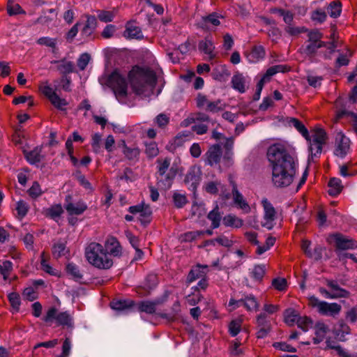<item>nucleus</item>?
I'll list each match as a JSON object with an SVG mask.
<instances>
[{
    "label": "nucleus",
    "mask_w": 357,
    "mask_h": 357,
    "mask_svg": "<svg viewBox=\"0 0 357 357\" xmlns=\"http://www.w3.org/2000/svg\"><path fill=\"white\" fill-rule=\"evenodd\" d=\"M284 316L285 322L290 326L294 325L299 317L296 311L291 308L285 310Z\"/></svg>",
    "instance_id": "c03bdc74"
},
{
    "label": "nucleus",
    "mask_w": 357,
    "mask_h": 357,
    "mask_svg": "<svg viewBox=\"0 0 357 357\" xmlns=\"http://www.w3.org/2000/svg\"><path fill=\"white\" fill-rule=\"evenodd\" d=\"M133 305L134 302L131 300L113 301L110 303L111 307L117 312L127 311Z\"/></svg>",
    "instance_id": "c756f323"
},
{
    "label": "nucleus",
    "mask_w": 357,
    "mask_h": 357,
    "mask_svg": "<svg viewBox=\"0 0 357 357\" xmlns=\"http://www.w3.org/2000/svg\"><path fill=\"white\" fill-rule=\"evenodd\" d=\"M66 272L75 280H79L82 278V275L79 271V267L73 263L67 264Z\"/></svg>",
    "instance_id": "37998d69"
},
{
    "label": "nucleus",
    "mask_w": 357,
    "mask_h": 357,
    "mask_svg": "<svg viewBox=\"0 0 357 357\" xmlns=\"http://www.w3.org/2000/svg\"><path fill=\"white\" fill-rule=\"evenodd\" d=\"M90 55L87 53H84L80 55L77 60V66L81 70H84L90 61Z\"/></svg>",
    "instance_id": "0e129e2a"
},
{
    "label": "nucleus",
    "mask_w": 357,
    "mask_h": 357,
    "mask_svg": "<svg viewBox=\"0 0 357 357\" xmlns=\"http://www.w3.org/2000/svg\"><path fill=\"white\" fill-rule=\"evenodd\" d=\"M290 126H294L306 140H309V132L305 126L297 119L290 118L288 120Z\"/></svg>",
    "instance_id": "473e14b6"
},
{
    "label": "nucleus",
    "mask_w": 357,
    "mask_h": 357,
    "mask_svg": "<svg viewBox=\"0 0 357 357\" xmlns=\"http://www.w3.org/2000/svg\"><path fill=\"white\" fill-rule=\"evenodd\" d=\"M128 79L133 91L139 96L149 97L156 84L155 73L149 68L135 66L128 74Z\"/></svg>",
    "instance_id": "f03ea898"
},
{
    "label": "nucleus",
    "mask_w": 357,
    "mask_h": 357,
    "mask_svg": "<svg viewBox=\"0 0 357 357\" xmlns=\"http://www.w3.org/2000/svg\"><path fill=\"white\" fill-rule=\"evenodd\" d=\"M327 135L322 128H314L312 130V136L309 135L310 143L309 150L311 152L312 157H317L322 151V146L326 143Z\"/></svg>",
    "instance_id": "423d86ee"
},
{
    "label": "nucleus",
    "mask_w": 357,
    "mask_h": 357,
    "mask_svg": "<svg viewBox=\"0 0 357 357\" xmlns=\"http://www.w3.org/2000/svg\"><path fill=\"white\" fill-rule=\"evenodd\" d=\"M85 25L82 29V34L86 37L90 36L97 26V19L95 16L87 15Z\"/></svg>",
    "instance_id": "cd10ccee"
},
{
    "label": "nucleus",
    "mask_w": 357,
    "mask_h": 357,
    "mask_svg": "<svg viewBox=\"0 0 357 357\" xmlns=\"http://www.w3.org/2000/svg\"><path fill=\"white\" fill-rule=\"evenodd\" d=\"M265 56L264 48L261 46H255L251 52L246 54L247 59L250 63H256Z\"/></svg>",
    "instance_id": "bb28decb"
},
{
    "label": "nucleus",
    "mask_w": 357,
    "mask_h": 357,
    "mask_svg": "<svg viewBox=\"0 0 357 357\" xmlns=\"http://www.w3.org/2000/svg\"><path fill=\"white\" fill-rule=\"evenodd\" d=\"M107 84L112 89L116 98L119 101L127 96L128 85L126 80L117 72H114L109 76Z\"/></svg>",
    "instance_id": "39448f33"
},
{
    "label": "nucleus",
    "mask_w": 357,
    "mask_h": 357,
    "mask_svg": "<svg viewBox=\"0 0 357 357\" xmlns=\"http://www.w3.org/2000/svg\"><path fill=\"white\" fill-rule=\"evenodd\" d=\"M266 155L272 169L273 185L277 188L289 186L298 167L294 149L287 144L275 143L268 148Z\"/></svg>",
    "instance_id": "f257e3e1"
},
{
    "label": "nucleus",
    "mask_w": 357,
    "mask_h": 357,
    "mask_svg": "<svg viewBox=\"0 0 357 357\" xmlns=\"http://www.w3.org/2000/svg\"><path fill=\"white\" fill-rule=\"evenodd\" d=\"M161 303L160 300L153 301H144L137 304V309L139 312H146L147 314H154L156 310V307Z\"/></svg>",
    "instance_id": "4be33fe9"
},
{
    "label": "nucleus",
    "mask_w": 357,
    "mask_h": 357,
    "mask_svg": "<svg viewBox=\"0 0 357 357\" xmlns=\"http://www.w3.org/2000/svg\"><path fill=\"white\" fill-rule=\"evenodd\" d=\"M201 171L196 167H192L185 175V183L190 185L192 190H195L201 179Z\"/></svg>",
    "instance_id": "6ab92c4d"
},
{
    "label": "nucleus",
    "mask_w": 357,
    "mask_h": 357,
    "mask_svg": "<svg viewBox=\"0 0 357 357\" xmlns=\"http://www.w3.org/2000/svg\"><path fill=\"white\" fill-rule=\"evenodd\" d=\"M241 305H244L248 310H256L259 306L256 298L252 295L248 296L244 299H240L238 301L230 299L229 302V306H234L233 309Z\"/></svg>",
    "instance_id": "2eb2a0df"
},
{
    "label": "nucleus",
    "mask_w": 357,
    "mask_h": 357,
    "mask_svg": "<svg viewBox=\"0 0 357 357\" xmlns=\"http://www.w3.org/2000/svg\"><path fill=\"white\" fill-rule=\"evenodd\" d=\"M71 341L69 337H66L62 345V352L58 357H68L71 350Z\"/></svg>",
    "instance_id": "e2e57ef3"
},
{
    "label": "nucleus",
    "mask_w": 357,
    "mask_h": 357,
    "mask_svg": "<svg viewBox=\"0 0 357 357\" xmlns=\"http://www.w3.org/2000/svg\"><path fill=\"white\" fill-rule=\"evenodd\" d=\"M263 206L264 208V222H262V226L266 227L268 229H271L273 227V222L275 217V211L272 204L267 200L262 201Z\"/></svg>",
    "instance_id": "ddd939ff"
},
{
    "label": "nucleus",
    "mask_w": 357,
    "mask_h": 357,
    "mask_svg": "<svg viewBox=\"0 0 357 357\" xmlns=\"http://www.w3.org/2000/svg\"><path fill=\"white\" fill-rule=\"evenodd\" d=\"M204 272L200 271V266H197L196 268L192 269L187 278V282L191 283L198 278H202Z\"/></svg>",
    "instance_id": "8fccbe9b"
},
{
    "label": "nucleus",
    "mask_w": 357,
    "mask_h": 357,
    "mask_svg": "<svg viewBox=\"0 0 357 357\" xmlns=\"http://www.w3.org/2000/svg\"><path fill=\"white\" fill-rule=\"evenodd\" d=\"M341 308V305L337 303L324 301L318 312L323 315L334 317L340 313Z\"/></svg>",
    "instance_id": "412c9836"
},
{
    "label": "nucleus",
    "mask_w": 357,
    "mask_h": 357,
    "mask_svg": "<svg viewBox=\"0 0 357 357\" xmlns=\"http://www.w3.org/2000/svg\"><path fill=\"white\" fill-rule=\"evenodd\" d=\"M257 338L266 337L271 330V325L270 320L265 312H261L257 317Z\"/></svg>",
    "instance_id": "6e6552de"
},
{
    "label": "nucleus",
    "mask_w": 357,
    "mask_h": 357,
    "mask_svg": "<svg viewBox=\"0 0 357 357\" xmlns=\"http://www.w3.org/2000/svg\"><path fill=\"white\" fill-rule=\"evenodd\" d=\"M123 153L129 160H138L140 154V149L135 146H128L125 141H122Z\"/></svg>",
    "instance_id": "b1692460"
},
{
    "label": "nucleus",
    "mask_w": 357,
    "mask_h": 357,
    "mask_svg": "<svg viewBox=\"0 0 357 357\" xmlns=\"http://www.w3.org/2000/svg\"><path fill=\"white\" fill-rule=\"evenodd\" d=\"M13 271V264L10 261H5L0 264V273L4 280H6Z\"/></svg>",
    "instance_id": "09e8293b"
},
{
    "label": "nucleus",
    "mask_w": 357,
    "mask_h": 357,
    "mask_svg": "<svg viewBox=\"0 0 357 357\" xmlns=\"http://www.w3.org/2000/svg\"><path fill=\"white\" fill-rule=\"evenodd\" d=\"M207 217L212 222V227L213 229L218 228L220 226L221 215L219 212L218 206H216L214 209L210 211Z\"/></svg>",
    "instance_id": "a19ab883"
},
{
    "label": "nucleus",
    "mask_w": 357,
    "mask_h": 357,
    "mask_svg": "<svg viewBox=\"0 0 357 357\" xmlns=\"http://www.w3.org/2000/svg\"><path fill=\"white\" fill-rule=\"evenodd\" d=\"M123 36L128 39L137 40H141L144 38L141 28L137 25L135 21H130L126 23Z\"/></svg>",
    "instance_id": "4468645a"
},
{
    "label": "nucleus",
    "mask_w": 357,
    "mask_h": 357,
    "mask_svg": "<svg viewBox=\"0 0 357 357\" xmlns=\"http://www.w3.org/2000/svg\"><path fill=\"white\" fill-rule=\"evenodd\" d=\"M174 205L177 208H182L186 203L187 199L184 195L180 193H174L173 196Z\"/></svg>",
    "instance_id": "680f3d73"
},
{
    "label": "nucleus",
    "mask_w": 357,
    "mask_h": 357,
    "mask_svg": "<svg viewBox=\"0 0 357 357\" xmlns=\"http://www.w3.org/2000/svg\"><path fill=\"white\" fill-rule=\"evenodd\" d=\"M266 273L265 265L255 266L252 272L251 277L257 282H261Z\"/></svg>",
    "instance_id": "79ce46f5"
},
{
    "label": "nucleus",
    "mask_w": 357,
    "mask_h": 357,
    "mask_svg": "<svg viewBox=\"0 0 357 357\" xmlns=\"http://www.w3.org/2000/svg\"><path fill=\"white\" fill-rule=\"evenodd\" d=\"M139 214L142 224L146 225L150 222L152 211L149 205L144 204Z\"/></svg>",
    "instance_id": "a18cd8bd"
},
{
    "label": "nucleus",
    "mask_w": 357,
    "mask_h": 357,
    "mask_svg": "<svg viewBox=\"0 0 357 357\" xmlns=\"http://www.w3.org/2000/svg\"><path fill=\"white\" fill-rule=\"evenodd\" d=\"M326 43H311L308 41H305V43L300 47L299 52L301 54H303L305 57H313L318 49L326 47Z\"/></svg>",
    "instance_id": "a211bd4d"
},
{
    "label": "nucleus",
    "mask_w": 357,
    "mask_h": 357,
    "mask_svg": "<svg viewBox=\"0 0 357 357\" xmlns=\"http://www.w3.org/2000/svg\"><path fill=\"white\" fill-rule=\"evenodd\" d=\"M52 63H59L58 70L62 74H68L73 71L74 64L72 61H68L66 60L61 61H52Z\"/></svg>",
    "instance_id": "f704fd0d"
},
{
    "label": "nucleus",
    "mask_w": 357,
    "mask_h": 357,
    "mask_svg": "<svg viewBox=\"0 0 357 357\" xmlns=\"http://www.w3.org/2000/svg\"><path fill=\"white\" fill-rule=\"evenodd\" d=\"M37 43L40 45H45L49 47H54V45H56L57 41L56 38L42 37L37 40Z\"/></svg>",
    "instance_id": "338daca9"
},
{
    "label": "nucleus",
    "mask_w": 357,
    "mask_h": 357,
    "mask_svg": "<svg viewBox=\"0 0 357 357\" xmlns=\"http://www.w3.org/2000/svg\"><path fill=\"white\" fill-rule=\"evenodd\" d=\"M85 256L89 264L99 269H109L113 265L102 245L98 243H91L86 248Z\"/></svg>",
    "instance_id": "7ed1b4c3"
},
{
    "label": "nucleus",
    "mask_w": 357,
    "mask_h": 357,
    "mask_svg": "<svg viewBox=\"0 0 357 357\" xmlns=\"http://www.w3.org/2000/svg\"><path fill=\"white\" fill-rule=\"evenodd\" d=\"M145 153L149 158H153L158 155L159 150L155 142H150L149 143H145Z\"/></svg>",
    "instance_id": "49530a36"
},
{
    "label": "nucleus",
    "mask_w": 357,
    "mask_h": 357,
    "mask_svg": "<svg viewBox=\"0 0 357 357\" xmlns=\"http://www.w3.org/2000/svg\"><path fill=\"white\" fill-rule=\"evenodd\" d=\"M225 186L222 185L219 181H209L205 184L204 189L205 190L210 194H217L219 189L221 190V196L224 199H229L231 197V195L229 192H226V190H224Z\"/></svg>",
    "instance_id": "dca6fc26"
},
{
    "label": "nucleus",
    "mask_w": 357,
    "mask_h": 357,
    "mask_svg": "<svg viewBox=\"0 0 357 357\" xmlns=\"http://www.w3.org/2000/svg\"><path fill=\"white\" fill-rule=\"evenodd\" d=\"M66 243L63 241H59L55 243L52 247V255L55 258H59L65 255L66 250Z\"/></svg>",
    "instance_id": "58836bf2"
},
{
    "label": "nucleus",
    "mask_w": 357,
    "mask_h": 357,
    "mask_svg": "<svg viewBox=\"0 0 357 357\" xmlns=\"http://www.w3.org/2000/svg\"><path fill=\"white\" fill-rule=\"evenodd\" d=\"M298 328H301L303 331H307L312 326V320L307 317H299L296 321Z\"/></svg>",
    "instance_id": "3c124183"
},
{
    "label": "nucleus",
    "mask_w": 357,
    "mask_h": 357,
    "mask_svg": "<svg viewBox=\"0 0 357 357\" xmlns=\"http://www.w3.org/2000/svg\"><path fill=\"white\" fill-rule=\"evenodd\" d=\"M328 194L331 196H337L340 193L342 189L341 181L337 178H332L328 182Z\"/></svg>",
    "instance_id": "7c9ffc66"
},
{
    "label": "nucleus",
    "mask_w": 357,
    "mask_h": 357,
    "mask_svg": "<svg viewBox=\"0 0 357 357\" xmlns=\"http://www.w3.org/2000/svg\"><path fill=\"white\" fill-rule=\"evenodd\" d=\"M229 181L232 188L231 193L234 203L245 213H249L250 207L244 199L243 195L238 191L237 185L231 176L229 177Z\"/></svg>",
    "instance_id": "9d476101"
},
{
    "label": "nucleus",
    "mask_w": 357,
    "mask_h": 357,
    "mask_svg": "<svg viewBox=\"0 0 357 357\" xmlns=\"http://www.w3.org/2000/svg\"><path fill=\"white\" fill-rule=\"evenodd\" d=\"M350 141L342 132L337 133L335 136V155L343 158L344 157L349 150Z\"/></svg>",
    "instance_id": "9b49d317"
},
{
    "label": "nucleus",
    "mask_w": 357,
    "mask_h": 357,
    "mask_svg": "<svg viewBox=\"0 0 357 357\" xmlns=\"http://www.w3.org/2000/svg\"><path fill=\"white\" fill-rule=\"evenodd\" d=\"M222 156V150L219 144H214L209 147L206 153V163L213 166L218 163Z\"/></svg>",
    "instance_id": "f3484780"
},
{
    "label": "nucleus",
    "mask_w": 357,
    "mask_h": 357,
    "mask_svg": "<svg viewBox=\"0 0 357 357\" xmlns=\"http://www.w3.org/2000/svg\"><path fill=\"white\" fill-rule=\"evenodd\" d=\"M331 237L334 240L335 247L338 250H345L357 247L356 241L341 234H334Z\"/></svg>",
    "instance_id": "f8f14e48"
},
{
    "label": "nucleus",
    "mask_w": 357,
    "mask_h": 357,
    "mask_svg": "<svg viewBox=\"0 0 357 357\" xmlns=\"http://www.w3.org/2000/svg\"><path fill=\"white\" fill-rule=\"evenodd\" d=\"M287 69V67L283 65H275L273 66L270 67L266 72L265 75H264L266 78L269 79V78L274 75H275L278 73L280 72H285Z\"/></svg>",
    "instance_id": "864d4df0"
},
{
    "label": "nucleus",
    "mask_w": 357,
    "mask_h": 357,
    "mask_svg": "<svg viewBox=\"0 0 357 357\" xmlns=\"http://www.w3.org/2000/svg\"><path fill=\"white\" fill-rule=\"evenodd\" d=\"M158 183H162L165 188H169L173 180L177 174V167L175 165L170 167L171 159L165 158L157 160Z\"/></svg>",
    "instance_id": "20e7f679"
},
{
    "label": "nucleus",
    "mask_w": 357,
    "mask_h": 357,
    "mask_svg": "<svg viewBox=\"0 0 357 357\" xmlns=\"http://www.w3.org/2000/svg\"><path fill=\"white\" fill-rule=\"evenodd\" d=\"M16 210L17 211L18 215L20 218H24L29 210V206L24 201H19L17 202Z\"/></svg>",
    "instance_id": "13d9d810"
},
{
    "label": "nucleus",
    "mask_w": 357,
    "mask_h": 357,
    "mask_svg": "<svg viewBox=\"0 0 357 357\" xmlns=\"http://www.w3.org/2000/svg\"><path fill=\"white\" fill-rule=\"evenodd\" d=\"M326 284L331 288V292L333 294V298H347L349 296V291L341 288L336 281L327 280Z\"/></svg>",
    "instance_id": "393cba45"
},
{
    "label": "nucleus",
    "mask_w": 357,
    "mask_h": 357,
    "mask_svg": "<svg viewBox=\"0 0 357 357\" xmlns=\"http://www.w3.org/2000/svg\"><path fill=\"white\" fill-rule=\"evenodd\" d=\"M28 193L32 198H36L42 195L43 192L38 182L33 183L32 186L29 189Z\"/></svg>",
    "instance_id": "bf43d9fd"
},
{
    "label": "nucleus",
    "mask_w": 357,
    "mask_h": 357,
    "mask_svg": "<svg viewBox=\"0 0 357 357\" xmlns=\"http://www.w3.org/2000/svg\"><path fill=\"white\" fill-rule=\"evenodd\" d=\"M105 251L114 257L121 255V247L114 237H109L105 243Z\"/></svg>",
    "instance_id": "5701e85b"
},
{
    "label": "nucleus",
    "mask_w": 357,
    "mask_h": 357,
    "mask_svg": "<svg viewBox=\"0 0 357 357\" xmlns=\"http://www.w3.org/2000/svg\"><path fill=\"white\" fill-rule=\"evenodd\" d=\"M273 287L279 291H283L287 287V280L284 278H278L272 281Z\"/></svg>",
    "instance_id": "69168bd1"
},
{
    "label": "nucleus",
    "mask_w": 357,
    "mask_h": 357,
    "mask_svg": "<svg viewBox=\"0 0 357 357\" xmlns=\"http://www.w3.org/2000/svg\"><path fill=\"white\" fill-rule=\"evenodd\" d=\"M197 107L206 112L215 113L223 109V105L220 100H209L204 95L199 93L196 98Z\"/></svg>",
    "instance_id": "0eeeda50"
},
{
    "label": "nucleus",
    "mask_w": 357,
    "mask_h": 357,
    "mask_svg": "<svg viewBox=\"0 0 357 357\" xmlns=\"http://www.w3.org/2000/svg\"><path fill=\"white\" fill-rule=\"evenodd\" d=\"M64 207L69 215H79L82 214L87 208L86 204L79 200L78 202H73V197L68 195L66 197Z\"/></svg>",
    "instance_id": "1a4fd4ad"
},
{
    "label": "nucleus",
    "mask_w": 357,
    "mask_h": 357,
    "mask_svg": "<svg viewBox=\"0 0 357 357\" xmlns=\"http://www.w3.org/2000/svg\"><path fill=\"white\" fill-rule=\"evenodd\" d=\"M241 320H232L229 324V332L232 337L236 336L241 328Z\"/></svg>",
    "instance_id": "603ef678"
},
{
    "label": "nucleus",
    "mask_w": 357,
    "mask_h": 357,
    "mask_svg": "<svg viewBox=\"0 0 357 357\" xmlns=\"http://www.w3.org/2000/svg\"><path fill=\"white\" fill-rule=\"evenodd\" d=\"M218 17L219 16L215 13L202 17V20L198 23V26L203 29L210 30L211 29V26H217L220 25V22Z\"/></svg>",
    "instance_id": "aec40b11"
},
{
    "label": "nucleus",
    "mask_w": 357,
    "mask_h": 357,
    "mask_svg": "<svg viewBox=\"0 0 357 357\" xmlns=\"http://www.w3.org/2000/svg\"><path fill=\"white\" fill-rule=\"evenodd\" d=\"M50 102L55 107L61 110H64L65 106L68 105L67 101L63 98H61L57 94L51 98Z\"/></svg>",
    "instance_id": "4d7b16f0"
},
{
    "label": "nucleus",
    "mask_w": 357,
    "mask_h": 357,
    "mask_svg": "<svg viewBox=\"0 0 357 357\" xmlns=\"http://www.w3.org/2000/svg\"><path fill=\"white\" fill-rule=\"evenodd\" d=\"M327 11L331 17L336 18L340 15L342 11V3L339 1H334L329 3Z\"/></svg>",
    "instance_id": "4c0bfd02"
},
{
    "label": "nucleus",
    "mask_w": 357,
    "mask_h": 357,
    "mask_svg": "<svg viewBox=\"0 0 357 357\" xmlns=\"http://www.w3.org/2000/svg\"><path fill=\"white\" fill-rule=\"evenodd\" d=\"M41 147H36L33 150L25 153L26 160L31 164H36L41 161L43 156L41 155Z\"/></svg>",
    "instance_id": "2f4dec72"
},
{
    "label": "nucleus",
    "mask_w": 357,
    "mask_h": 357,
    "mask_svg": "<svg viewBox=\"0 0 357 357\" xmlns=\"http://www.w3.org/2000/svg\"><path fill=\"white\" fill-rule=\"evenodd\" d=\"M206 213L204 207L202 204H193L191 208L192 217H201Z\"/></svg>",
    "instance_id": "774afa93"
},
{
    "label": "nucleus",
    "mask_w": 357,
    "mask_h": 357,
    "mask_svg": "<svg viewBox=\"0 0 357 357\" xmlns=\"http://www.w3.org/2000/svg\"><path fill=\"white\" fill-rule=\"evenodd\" d=\"M232 86L240 93H244L246 90V79L240 73L236 74L231 79Z\"/></svg>",
    "instance_id": "c85d7f7f"
},
{
    "label": "nucleus",
    "mask_w": 357,
    "mask_h": 357,
    "mask_svg": "<svg viewBox=\"0 0 357 357\" xmlns=\"http://www.w3.org/2000/svg\"><path fill=\"white\" fill-rule=\"evenodd\" d=\"M198 47L200 51L207 54L210 59L215 57V54H213L215 47L213 41L208 38H206L204 40H201L199 43Z\"/></svg>",
    "instance_id": "a878e982"
},
{
    "label": "nucleus",
    "mask_w": 357,
    "mask_h": 357,
    "mask_svg": "<svg viewBox=\"0 0 357 357\" xmlns=\"http://www.w3.org/2000/svg\"><path fill=\"white\" fill-rule=\"evenodd\" d=\"M223 224L227 227L239 228L243 226V221L236 215L229 214L224 217Z\"/></svg>",
    "instance_id": "e433bc0d"
},
{
    "label": "nucleus",
    "mask_w": 357,
    "mask_h": 357,
    "mask_svg": "<svg viewBox=\"0 0 357 357\" xmlns=\"http://www.w3.org/2000/svg\"><path fill=\"white\" fill-rule=\"evenodd\" d=\"M284 31L289 36H298L301 33L306 32L307 30L305 27L295 26L292 24L287 25Z\"/></svg>",
    "instance_id": "5fc2aeb1"
},
{
    "label": "nucleus",
    "mask_w": 357,
    "mask_h": 357,
    "mask_svg": "<svg viewBox=\"0 0 357 357\" xmlns=\"http://www.w3.org/2000/svg\"><path fill=\"white\" fill-rule=\"evenodd\" d=\"M50 15H47L44 13L40 17H39L35 22V24H41L43 25H50L56 18V14L54 9H50L48 10Z\"/></svg>",
    "instance_id": "72a5a7b5"
},
{
    "label": "nucleus",
    "mask_w": 357,
    "mask_h": 357,
    "mask_svg": "<svg viewBox=\"0 0 357 357\" xmlns=\"http://www.w3.org/2000/svg\"><path fill=\"white\" fill-rule=\"evenodd\" d=\"M116 14V11L113 10L112 11L98 10H97V17L103 22H110L113 20Z\"/></svg>",
    "instance_id": "ea45409f"
},
{
    "label": "nucleus",
    "mask_w": 357,
    "mask_h": 357,
    "mask_svg": "<svg viewBox=\"0 0 357 357\" xmlns=\"http://www.w3.org/2000/svg\"><path fill=\"white\" fill-rule=\"evenodd\" d=\"M326 13L321 10L317 9L312 13L311 19L317 23H323L326 19Z\"/></svg>",
    "instance_id": "6e6d98bb"
},
{
    "label": "nucleus",
    "mask_w": 357,
    "mask_h": 357,
    "mask_svg": "<svg viewBox=\"0 0 357 357\" xmlns=\"http://www.w3.org/2000/svg\"><path fill=\"white\" fill-rule=\"evenodd\" d=\"M56 320L59 324L67 327H73V318L69 313L67 312H60L57 314Z\"/></svg>",
    "instance_id": "c9c22d12"
},
{
    "label": "nucleus",
    "mask_w": 357,
    "mask_h": 357,
    "mask_svg": "<svg viewBox=\"0 0 357 357\" xmlns=\"http://www.w3.org/2000/svg\"><path fill=\"white\" fill-rule=\"evenodd\" d=\"M8 300L11 306L16 310H18L20 305V295L16 292H12L8 294Z\"/></svg>",
    "instance_id": "052dcab7"
},
{
    "label": "nucleus",
    "mask_w": 357,
    "mask_h": 357,
    "mask_svg": "<svg viewBox=\"0 0 357 357\" xmlns=\"http://www.w3.org/2000/svg\"><path fill=\"white\" fill-rule=\"evenodd\" d=\"M307 40L308 42L315 43H326L325 42L321 40L323 38V34L317 29H314L308 31L307 33Z\"/></svg>",
    "instance_id": "de8ad7c7"
}]
</instances>
